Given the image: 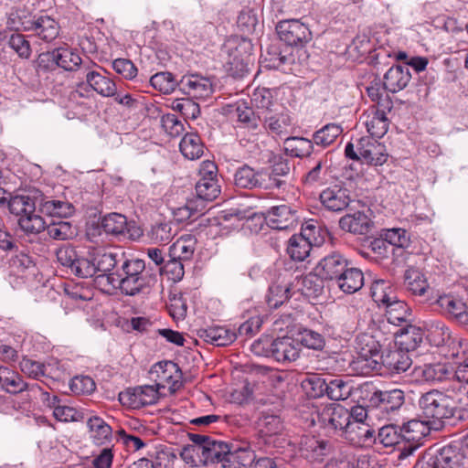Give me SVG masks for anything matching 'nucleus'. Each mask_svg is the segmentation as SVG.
Here are the masks:
<instances>
[{"label":"nucleus","mask_w":468,"mask_h":468,"mask_svg":"<svg viewBox=\"0 0 468 468\" xmlns=\"http://www.w3.org/2000/svg\"><path fill=\"white\" fill-rule=\"evenodd\" d=\"M120 267H117L114 277L108 276V282L118 284L121 292L129 296H134L149 291L156 283V274L146 269L144 260L128 259L122 253Z\"/></svg>","instance_id":"obj_1"},{"label":"nucleus","mask_w":468,"mask_h":468,"mask_svg":"<svg viewBox=\"0 0 468 468\" xmlns=\"http://www.w3.org/2000/svg\"><path fill=\"white\" fill-rule=\"evenodd\" d=\"M452 398L437 389L430 390L421 395L419 399V407L423 416L433 425L434 430L442 427V420L457 417L465 419L467 409L463 405H452Z\"/></svg>","instance_id":"obj_2"},{"label":"nucleus","mask_w":468,"mask_h":468,"mask_svg":"<svg viewBox=\"0 0 468 468\" xmlns=\"http://www.w3.org/2000/svg\"><path fill=\"white\" fill-rule=\"evenodd\" d=\"M418 468H468V434L452 441L435 454L428 453Z\"/></svg>","instance_id":"obj_3"},{"label":"nucleus","mask_w":468,"mask_h":468,"mask_svg":"<svg viewBox=\"0 0 468 468\" xmlns=\"http://www.w3.org/2000/svg\"><path fill=\"white\" fill-rule=\"evenodd\" d=\"M7 207L11 214L17 218L20 229L27 235H37L46 229V221L36 213V201L28 195L12 197Z\"/></svg>","instance_id":"obj_4"},{"label":"nucleus","mask_w":468,"mask_h":468,"mask_svg":"<svg viewBox=\"0 0 468 468\" xmlns=\"http://www.w3.org/2000/svg\"><path fill=\"white\" fill-rule=\"evenodd\" d=\"M459 346L462 349V356L459 351L452 356L460 359L450 365V378H447L449 386L447 390L452 393V399L464 407L468 406V357L466 356V340H460Z\"/></svg>","instance_id":"obj_5"},{"label":"nucleus","mask_w":468,"mask_h":468,"mask_svg":"<svg viewBox=\"0 0 468 468\" xmlns=\"http://www.w3.org/2000/svg\"><path fill=\"white\" fill-rule=\"evenodd\" d=\"M345 154L351 160L362 161L375 166L382 165L388 157L386 146L369 136L359 138L356 149L353 143H348L345 148Z\"/></svg>","instance_id":"obj_6"},{"label":"nucleus","mask_w":468,"mask_h":468,"mask_svg":"<svg viewBox=\"0 0 468 468\" xmlns=\"http://www.w3.org/2000/svg\"><path fill=\"white\" fill-rule=\"evenodd\" d=\"M356 350L358 354L356 364H361V369L365 373L378 369L381 356V344L369 333H361L356 338Z\"/></svg>","instance_id":"obj_7"},{"label":"nucleus","mask_w":468,"mask_h":468,"mask_svg":"<svg viewBox=\"0 0 468 468\" xmlns=\"http://www.w3.org/2000/svg\"><path fill=\"white\" fill-rule=\"evenodd\" d=\"M39 66L46 69L59 67L68 71L77 70L85 63L80 55L69 48H58L52 51L41 53L38 58Z\"/></svg>","instance_id":"obj_8"},{"label":"nucleus","mask_w":468,"mask_h":468,"mask_svg":"<svg viewBox=\"0 0 468 468\" xmlns=\"http://www.w3.org/2000/svg\"><path fill=\"white\" fill-rule=\"evenodd\" d=\"M431 425L429 421L411 420L401 427L402 440L408 445L400 448L399 458H406L418 449L430 434Z\"/></svg>","instance_id":"obj_9"},{"label":"nucleus","mask_w":468,"mask_h":468,"mask_svg":"<svg viewBox=\"0 0 468 468\" xmlns=\"http://www.w3.org/2000/svg\"><path fill=\"white\" fill-rule=\"evenodd\" d=\"M188 436L193 443L199 444L201 463L205 465L211 463L217 464L218 467L221 463V460L224 459L230 448L228 443L222 441L212 440L206 435L188 433Z\"/></svg>","instance_id":"obj_10"},{"label":"nucleus","mask_w":468,"mask_h":468,"mask_svg":"<svg viewBox=\"0 0 468 468\" xmlns=\"http://www.w3.org/2000/svg\"><path fill=\"white\" fill-rule=\"evenodd\" d=\"M149 375L159 389L168 386L169 390L175 392L182 386V372L177 364L172 361L155 363L151 367Z\"/></svg>","instance_id":"obj_11"},{"label":"nucleus","mask_w":468,"mask_h":468,"mask_svg":"<svg viewBox=\"0 0 468 468\" xmlns=\"http://www.w3.org/2000/svg\"><path fill=\"white\" fill-rule=\"evenodd\" d=\"M349 410L339 404H330L318 413V422L328 431L344 435L349 423Z\"/></svg>","instance_id":"obj_12"},{"label":"nucleus","mask_w":468,"mask_h":468,"mask_svg":"<svg viewBox=\"0 0 468 468\" xmlns=\"http://www.w3.org/2000/svg\"><path fill=\"white\" fill-rule=\"evenodd\" d=\"M120 401L133 409L155 404L159 399V388L155 385L129 388L119 394Z\"/></svg>","instance_id":"obj_13"},{"label":"nucleus","mask_w":468,"mask_h":468,"mask_svg":"<svg viewBox=\"0 0 468 468\" xmlns=\"http://www.w3.org/2000/svg\"><path fill=\"white\" fill-rule=\"evenodd\" d=\"M276 30L280 39L288 46L303 45L311 40L310 29L298 19L281 21Z\"/></svg>","instance_id":"obj_14"},{"label":"nucleus","mask_w":468,"mask_h":468,"mask_svg":"<svg viewBox=\"0 0 468 468\" xmlns=\"http://www.w3.org/2000/svg\"><path fill=\"white\" fill-rule=\"evenodd\" d=\"M91 260L94 263L97 279H106L108 276H113L111 271L121 262L122 253L119 254L111 249L98 247L90 248Z\"/></svg>","instance_id":"obj_15"},{"label":"nucleus","mask_w":468,"mask_h":468,"mask_svg":"<svg viewBox=\"0 0 468 468\" xmlns=\"http://www.w3.org/2000/svg\"><path fill=\"white\" fill-rule=\"evenodd\" d=\"M179 90L197 99H207L214 89L209 78L199 74H186L179 80Z\"/></svg>","instance_id":"obj_16"},{"label":"nucleus","mask_w":468,"mask_h":468,"mask_svg":"<svg viewBox=\"0 0 468 468\" xmlns=\"http://www.w3.org/2000/svg\"><path fill=\"white\" fill-rule=\"evenodd\" d=\"M23 25L26 31H31L34 36L47 43L52 42L59 35L58 23L49 16L34 17L33 20Z\"/></svg>","instance_id":"obj_17"},{"label":"nucleus","mask_w":468,"mask_h":468,"mask_svg":"<svg viewBox=\"0 0 468 468\" xmlns=\"http://www.w3.org/2000/svg\"><path fill=\"white\" fill-rule=\"evenodd\" d=\"M258 428L260 436L265 444L273 447L280 446V436L284 427L279 416L262 413L258 420Z\"/></svg>","instance_id":"obj_18"},{"label":"nucleus","mask_w":468,"mask_h":468,"mask_svg":"<svg viewBox=\"0 0 468 468\" xmlns=\"http://www.w3.org/2000/svg\"><path fill=\"white\" fill-rule=\"evenodd\" d=\"M234 183L238 187L253 189H271L268 185L267 173L263 170H254L252 167L244 165L237 169L234 174Z\"/></svg>","instance_id":"obj_19"},{"label":"nucleus","mask_w":468,"mask_h":468,"mask_svg":"<svg viewBox=\"0 0 468 468\" xmlns=\"http://www.w3.org/2000/svg\"><path fill=\"white\" fill-rule=\"evenodd\" d=\"M265 220L270 228L283 230L297 225V214L290 206L280 205L265 213Z\"/></svg>","instance_id":"obj_20"},{"label":"nucleus","mask_w":468,"mask_h":468,"mask_svg":"<svg viewBox=\"0 0 468 468\" xmlns=\"http://www.w3.org/2000/svg\"><path fill=\"white\" fill-rule=\"evenodd\" d=\"M404 392L399 388H394L375 391L371 395L369 402L380 411L389 413L398 410L404 404Z\"/></svg>","instance_id":"obj_21"},{"label":"nucleus","mask_w":468,"mask_h":468,"mask_svg":"<svg viewBox=\"0 0 468 468\" xmlns=\"http://www.w3.org/2000/svg\"><path fill=\"white\" fill-rule=\"evenodd\" d=\"M348 264V261L342 254L333 252L317 263L314 271L325 280L336 281Z\"/></svg>","instance_id":"obj_22"},{"label":"nucleus","mask_w":468,"mask_h":468,"mask_svg":"<svg viewBox=\"0 0 468 468\" xmlns=\"http://www.w3.org/2000/svg\"><path fill=\"white\" fill-rule=\"evenodd\" d=\"M319 198L323 207L333 212L343 211L351 201L348 190L339 186H333L324 189Z\"/></svg>","instance_id":"obj_23"},{"label":"nucleus","mask_w":468,"mask_h":468,"mask_svg":"<svg viewBox=\"0 0 468 468\" xmlns=\"http://www.w3.org/2000/svg\"><path fill=\"white\" fill-rule=\"evenodd\" d=\"M0 388L12 395L35 388L40 389L37 384L27 383L17 372L7 367H0Z\"/></svg>","instance_id":"obj_24"},{"label":"nucleus","mask_w":468,"mask_h":468,"mask_svg":"<svg viewBox=\"0 0 468 468\" xmlns=\"http://www.w3.org/2000/svg\"><path fill=\"white\" fill-rule=\"evenodd\" d=\"M339 227L346 232L367 235L373 228V221L365 212L356 211L343 216L339 219Z\"/></svg>","instance_id":"obj_25"},{"label":"nucleus","mask_w":468,"mask_h":468,"mask_svg":"<svg viewBox=\"0 0 468 468\" xmlns=\"http://www.w3.org/2000/svg\"><path fill=\"white\" fill-rule=\"evenodd\" d=\"M300 345L290 336L274 339L271 358L279 363H290L295 361L300 356Z\"/></svg>","instance_id":"obj_26"},{"label":"nucleus","mask_w":468,"mask_h":468,"mask_svg":"<svg viewBox=\"0 0 468 468\" xmlns=\"http://www.w3.org/2000/svg\"><path fill=\"white\" fill-rule=\"evenodd\" d=\"M405 286L414 296L423 297L425 301L431 300L432 289L430 287L425 275L418 269L410 268L405 271Z\"/></svg>","instance_id":"obj_27"},{"label":"nucleus","mask_w":468,"mask_h":468,"mask_svg":"<svg viewBox=\"0 0 468 468\" xmlns=\"http://www.w3.org/2000/svg\"><path fill=\"white\" fill-rule=\"evenodd\" d=\"M435 303L439 305L441 312L462 324H468L467 305L462 299L451 295H442L436 299Z\"/></svg>","instance_id":"obj_28"},{"label":"nucleus","mask_w":468,"mask_h":468,"mask_svg":"<svg viewBox=\"0 0 468 468\" xmlns=\"http://www.w3.org/2000/svg\"><path fill=\"white\" fill-rule=\"evenodd\" d=\"M410 79L408 66H392L384 75L383 87L386 91L396 93L405 89Z\"/></svg>","instance_id":"obj_29"},{"label":"nucleus","mask_w":468,"mask_h":468,"mask_svg":"<svg viewBox=\"0 0 468 468\" xmlns=\"http://www.w3.org/2000/svg\"><path fill=\"white\" fill-rule=\"evenodd\" d=\"M380 363L391 374H400L410 367L412 360L407 351L403 349H394L382 353L379 357V364Z\"/></svg>","instance_id":"obj_30"},{"label":"nucleus","mask_w":468,"mask_h":468,"mask_svg":"<svg viewBox=\"0 0 468 468\" xmlns=\"http://www.w3.org/2000/svg\"><path fill=\"white\" fill-rule=\"evenodd\" d=\"M375 430L368 423L350 422L343 435L356 446L369 445L374 441Z\"/></svg>","instance_id":"obj_31"},{"label":"nucleus","mask_w":468,"mask_h":468,"mask_svg":"<svg viewBox=\"0 0 468 468\" xmlns=\"http://www.w3.org/2000/svg\"><path fill=\"white\" fill-rule=\"evenodd\" d=\"M198 335L207 343L216 346H226L233 343L237 337L233 330L214 325L198 331Z\"/></svg>","instance_id":"obj_32"},{"label":"nucleus","mask_w":468,"mask_h":468,"mask_svg":"<svg viewBox=\"0 0 468 468\" xmlns=\"http://www.w3.org/2000/svg\"><path fill=\"white\" fill-rule=\"evenodd\" d=\"M291 173V161L285 157L278 156L274 158L271 166V172L267 173V182L272 188H285L288 185L287 178Z\"/></svg>","instance_id":"obj_33"},{"label":"nucleus","mask_w":468,"mask_h":468,"mask_svg":"<svg viewBox=\"0 0 468 468\" xmlns=\"http://www.w3.org/2000/svg\"><path fill=\"white\" fill-rule=\"evenodd\" d=\"M87 426L90 438L96 445H104L111 442L112 438V427L99 416L87 417Z\"/></svg>","instance_id":"obj_34"},{"label":"nucleus","mask_w":468,"mask_h":468,"mask_svg":"<svg viewBox=\"0 0 468 468\" xmlns=\"http://www.w3.org/2000/svg\"><path fill=\"white\" fill-rule=\"evenodd\" d=\"M415 375L422 381L440 383L450 378V365L444 363L426 364L414 370Z\"/></svg>","instance_id":"obj_35"},{"label":"nucleus","mask_w":468,"mask_h":468,"mask_svg":"<svg viewBox=\"0 0 468 468\" xmlns=\"http://www.w3.org/2000/svg\"><path fill=\"white\" fill-rule=\"evenodd\" d=\"M335 282L342 292L351 294L362 288L364 274L361 270L348 265Z\"/></svg>","instance_id":"obj_36"},{"label":"nucleus","mask_w":468,"mask_h":468,"mask_svg":"<svg viewBox=\"0 0 468 468\" xmlns=\"http://www.w3.org/2000/svg\"><path fill=\"white\" fill-rule=\"evenodd\" d=\"M254 461V452L242 448L231 451L229 448L218 468H250Z\"/></svg>","instance_id":"obj_37"},{"label":"nucleus","mask_w":468,"mask_h":468,"mask_svg":"<svg viewBox=\"0 0 468 468\" xmlns=\"http://www.w3.org/2000/svg\"><path fill=\"white\" fill-rule=\"evenodd\" d=\"M197 246V239L191 234H186L177 239L169 248L171 259L190 261Z\"/></svg>","instance_id":"obj_38"},{"label":"nucleus","mask_w":468,"mask_h":468,"mask_svg":"<svg viewBox=\"0 0 468 468\" xmlns=\"http://www.w3.org/2000/svg\"><path fill=\"white\" fill-rule=\"evenodd\" d=\"M86 81L101 96L114 97L117 93L116 83L110 77L101 75L98 71L87 72Z\"/></svg>","instance_id":"obj_39"},{"label":"nucleus","mask_w":468,"mask_h":468,"mask_svg":"<svg viewBox=\"0 0 468 468\" xmlns=\"http://www.w3.org/2000/svg\"><path fill=\"white\" fill-rule=\"evenodd\" d=\"M386 111L383 108H377L371 114L367 115L365 122L367 130L371 135L370 137L375 139L381 138L387 133L389 120L387 117Z\"/></svg>","instance_id":"obj_40"},{"label":"nucleus","mask_w":468,"mask_h":468,"mask_svg":"<svg viewBox=\"0 0 468 468\" xmlns=\"http://www.w3.org/2000/svg\"><path fill=\"white\" fill-rule=\"evenodd\" d=\"M302 455L311 462H321L329 452V444L325 441H319L314 437L305 438L302 441Z\"/></svg>","instance_id":"obj_41"},{"label":"nucleus","mask_w":468,"mask_h":468,"mask_svg":"<svg viewBox=\"0 0 468 468\" xmlns=\"http://www.w3.org/2000/svg\"><path fill=\"white\" fill-rule=\"evenodd\" d=\"M179 148L186 158L196 160L203 155L205 146L197 133H188L181 139Z\"/></svg>","instance_id":"obj_42"},{"label":"nucleus","mask_w":468,"mask_h":468,"mask_svg":"<svg viewBox=\"0 0 468 468\" xmlns=\"http://www.w3.org/2000/svg\"><path fill=\"white\" fill-rule=\"evenodd\" d=\"M400 346H403L407 352L416 349L422 342V333L420 328L406 324L393 333Z\"/></svg>","instance_id":"obj_43"},{"label":"nucleus","mask_w":468,"mask_h":468,"mask_svg":"<svg viewBox=\"0 0 468 468\" xmlns=\"http://www.w3.org/2000/svg\"><path fill=\"white\" fill-rule=\"evenodd\" d=\"M313 139L303 137H288L284 141V150L292 157L303 158L312 154L314 150Z\"/></svg>","instance_id":"obj_44"},{"label":"nucleus","mask_w":468,"mask_h":468,"mask_svg":"<svg viewBox=\"0 0 468 468\" xmlns=\"http://www.w3.org/2000/svg\"><path fill=\"white\" fill-rule=\"evenodd\" d=\"M385 306L387 308V321L390 324L400 327L404 326V324L405 325L408 324V317L410 314L409 308L404 302L399 301L396 297L394 301H391V303Z\"/></svg>","instance_id":"obj_45"},{"label":"nucleus","mask_w":468,"mask_h":468,"mask_svg":"<svg viewBox=\"0 0 468 468\" xmlns=\"http://www.w3.org/2000/svg\"><path fill=\"white\" fill-rule=\"evenodd\" d=\"M311 250V242L303 235H292L290 238L287 252L292 260L304 261L309 256Z\"/></svg>","instance_id":"obj_46"},{"label":"nucleus","mask_w":468,"mask_h":468,"mask_svg":"<svg viewBox=\"0 0 468 468\" xmlns=\"http://www.w3.org/2000/svg\"><path fill=\"white\" fill-rule=\"evenodd\" d=\"M342 133L343 128L341 125L327 123L314 133L312 139L314 144L325 148L331 145Z\"/></svg>","instance_id":"obj_47"},{"label":"nucleus","mask_w":468,"mask_h":468,"mask_svg":"<svg viewBox=\"0 0 468 468\" xmlns=\"http://www.w3.org/2000/svg\"><path fill=\"white\" fill-rule=\"evenodd\" d=\"M353 387L348 380L342 378H330L327 379L326 395L332 400H345L352 393Z\"/></svg>","instance_id":"obj_48"},{"label":"nucleus","mask_w":468,"mask_h":468,"mask_svg":"<svg viewBox=\"0 0 468 468\" xmlns=\"http://www.w3.org/2000/svg\"><path fill=\"white\" fill-rule=\"evenodd\" d=\"M290 282H275L269 287L267 303L271 308H278L290 298Z\"/></svg>","instance_id":"obj_49"},{"label":"nucleus","mask_w":468,"mask_h":468,"mask_svg":"<svg viewBox=\"0 0 468 468\" xmlns=\"http://www.w3.org/2000/svg\"><path fill=\"white\" fill-rule=\"evenodd\" d=\"M41 211L51 217L67 218L74 214V206L62 200H46L40 204Z\"/></svg>","instance_id":"obj_50"},{"label":"nucleus","mask_w":468,"mask_h":468,"mask_svg":"<svg viewBox=\"0 0 468 468\" xmlns=\"http://www.w3.org/2000/svg\"><path fill=\"white\" fill-rule=\"evenodd\" d=\"M48 235L56 240H67L73 239L77 235L76 229L69 221H54L49 224L46 223Z\"/></svg>","instance_id":"obj_51"},{"label":"nucleus","mask_w":468,"mask_h":468,"mask_svg":"<svg viewBox=\"0 0 468 468\" xmlns=\"http://www.w3.org/2000/svg\"><path fill=\"white\" fill-rule=\"evenodd\" d=\"M101 227L106 234L113 236L122 235L126 229L127 219L122 214L110 213L101 218Z\"/></svg>","instance_id":"obj_52"},{"label":"nucleus","mask_w":468,"mask_h":468,"mask_svg":"<svg viewBox=\"0 0 468 468\" xmlns=\"http://www.w3.org/2000/svg\"><path fill=\"white\" fill-rule=\"evenodd\" d=\"M151 85L164 94L172 93L176 87L179 88V80L168 71L157 72L150 79Z\"/></svg>","instance_id":"obj_53"},{"label":"nucleus","mask_w":468,"mask_h":468,"mask_svg":"<svg viewBox=\"0 0 468 468\" xmlns=\"http://www.w3.org/2000/svg\"><path fill=\"white\" fill-rule=\"evenodd\" d=\"M371 296L378 304L387 305L394 301L396 294L389 282L384 280L375 281L371 285Z\"/></svg>","instance_id":"obj_54"},{"label":"nucleus","mask_w":468,"mask_h":468,"mask_svg":"<svg viewBox=\"0 0 468 468\" xmlns=\"http://www.w3.org/2000/svg\"><path fill=\"white\" fill-rule=\"evenodd\" d=\"M176 235V230L170 222H156L151 227L148 237L155 244H167Z\"/></svg>","instance_id":"obj_55"},{"label":"nucleus","mask_w":468,"mask_h":468,"mask_svg":"<svg viewBox=\"0 0 468 468\" xmlns=\"http://www.w3.org/2000/svg\"><path fill=\"white\" fill-rule=\"evenodd\" d=\"M383 90H385V89L379 78H375L367 88L368 97L373 101L377 102L378 108H383V110L390 112L393 108V102L388 95L383 96Z\"/></svg>","instance_id":"obj_56"},{"label":"nucleus","mask_w":468,"mask_h":468,"mask_svg":"<svg viewBox=\"0 0 468 468\" xmlns=\"http://www.w3.org/2000/svg\"><path fill=\"white\" fill-rule=\"evenodd\" d=\"M197 197L205 201H212L220 194L218 179L199 178L196 184Z\"/></svg>","instance_id":"obj_57"},{"label":"nucleus","mask_w":468,"mask_h":468,"mask_svg":"<svg viewBox=\"0 0 468 468\" xmlns=\"http://www.w3.org/2000/svg\"><path fill=\"white\" fill-rule=\"evenodd\" d=\"M70 273L82 279L96 276L95 267L91 260L90 249L85 256H77Z\"/></svg>","instance_id":"obj_58"},{"label":"nucleus","mask_w":468,"mask_h":468,"mask_svg":"<svg viewBox=\"0 0 468 468\" xmlns=\"http://www.w3.org/2000/svg\"><path fill=\"white\" fill-rule=\"evenodd\" d=\"M302 385L310 397L321 398L326 394L327 379L318 374L309 375Z\"/></svg>","instance_id":"obj_59"},{"label":"nucleus","mask_w":468,"mask_h":468,"mask_svg":"<svg viewBox=\"0 0 468 468\" xmlns=\"http://www.w3.org/2000/svg\"><path fill=\"white\" fill-rule=\"evenodd\" d=\"M324 280L319 273H309L302 279V291L307 296L316 297L324 291Z\"/></svg>","instance_id":"obj_60"},{"label":"nucleus","mask_w":468,"mask_h":468,"mask_svg":"<svg viewBox=\"0 0 468 468\" xmlns=\"http://www.w3.org/2000/svg\"><path fill=\"white\" fill-rule=\"evenodd\" d=\"M378 439L385 447H391L404 442L401 427L396 425H387L379 429Z\"/></svg>","instance_id":"obj_61"},{"label":"nucleus","mask_w":468,"mask_h":468,"mask_svg":"<svg viewBox=\"0 0 468 468\" xmlns=\"http://www.w3.org/2000/svg\"><path fill=\"white\" fill-rule=\"evenodd\" d=\"M235 115L237 116L238 122L242 123L244 127L253 130L258 127L259 118L255 115L253 109L249 107L245 102L237 103Z\"/></svg>","instance_id":"obj_62"},{"label":"nucleus","mask_w":468,"mask_h":468,"mask_svg":"<svg viewBox=\"0 0 468 468\" xmlns=\"http://www.w3.org/2000/svg\"><path fill=\"white\" fill-rule=\"evenodd\" d=\"M173 109L179 112L186 118L196 119L200 114L198 103L190 98L176 99L173 101Z\"/></svg>","instance_id":"obj_63"},{"label":"nucleus","mask_w":468,"mask_h":468,"mask_svg":"<svg viewBox=\"0 0 468 468\" xmlns=\"http://www.w3.org/2000/svg\"><path fill=\"white\" fill-rule=\"evenodd\" d=\"M390 248H405L410 243L407 231L403 229H386L382 235Z\"/></svg>","instance_id":"obj_64"}]
</instances>
